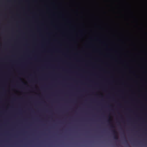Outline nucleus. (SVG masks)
Listing matches in <instances>:
<instances>
[{
    "label": "nucleus",
    "instance_id": "obj_1",
    "mask_svg": "<svg viewBox=\"0 0 147 147\" xmlns=\"http://www.w3.org/2000/svg\"><path fill=\"white\" fill-rule=\"evenodd\" d=\"M112 132L113 135V138L115 140H117L118 139V137L117 132L116 130L114 129L112 130Z\"/></svg>",
    "mask_w": 147,
    "mask_h": 147
},
{
    "label": "nucleus",
    "instance_id": "obj_2",
    "mask_svg": "<svg viewBox=\"0 0 147 147\" xmlns=\"http://www.w3.org/2000/svg\"><path fill=\"white\" fill-rule=\"evenodd\" d=\"M124 139H125V143H126L127 144V147H131L129 144L127 143V141L126 140V138H125V137H124Z\"/></svg>",
    "mask_w": 147,
    "mask_h": 147
},
{
    "label": "nucleus",
    "instance_id": "obj_3",
    "mask_svg": "<svg viewBox=\"0 0 147 147\" xmlns=\"http://www.w3.org/2000/svg\"><path fill=\"white\" fill-rule=\"evenodd\" d=\"M111 128H114V127H114L113 125H111Z\"/></svg>",
    "mask_w": 147,
    "mask_h": 147
}]
</instances>
